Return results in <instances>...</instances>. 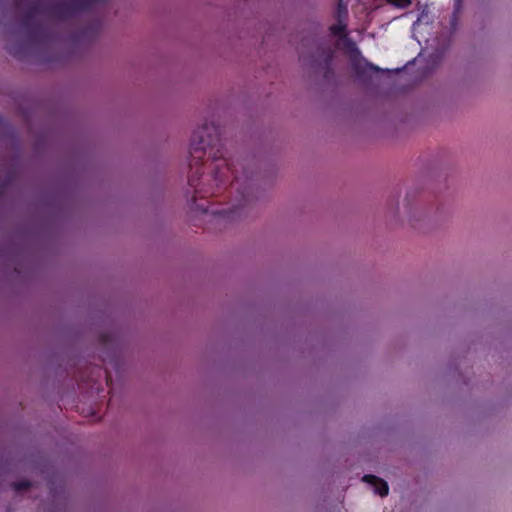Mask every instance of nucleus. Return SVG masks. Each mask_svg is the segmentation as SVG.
<instances>
[{
	"instance_id": "f257e3e1",
	"label": "nucleus",
	"mask_w": 512,
	"mask_h": 512,
	"mask_svg": "<svg viewBox=\"0 0 512 512\" xmlns=\"http://www.w3.org/2000/svg\"><path fill=\"white\" fill-rule=\"evenodd\" d=\"M224 148L218 127L207 124L194 131L190 144V170L188 184L194 189L191 199L196 204L197 198L215 195L222 185L230 182V189L240 196V204L231 211L238 213L249 202L253 188V172L246 159L236 163L224 158ZM197 210L207 212L202 205H195Z\"/></svg>"
},
{
	"instance_id": "f03ea898",
	"label": "nucleus",
	"mask_w": 512,
	"mask_h": 512,
	"mask_svg": "<svg viewBox=\"0 0 512 512\" xmlns=\"http://www.w3.org/2000/svg\"><path fill=\"white\" fill-rule=\"evenodd\" d=\"M103 0H32L22 16V26L27 29L32 43H42L48 38V30L36 19L38 14L52 19L65 20L90 9Z\"/></svg>"
},
{
	"instance_id": "7ed1b4c3",
	"label": "nucleus",
	"mask_w": 512,
	"mask_h": 512,
	"mask_svg": "<svg viewBox=\"0 0 512 512\" xmlns=\"http://www.w3.org/2000/svg\"><path fill=\"white\" fill-rule=\"evenodd\" d=\"M362 480L370 484L373 487L374 492L380 495L381 497H385L388 495L389 487L385 480L370 474L364 475Z\"/></svg>"
},
{
	"instance_id": "20e7f679",
	"label": "nucleus",
	"mask_w": 512,
	"mask_h": 512,
	"mask_svg": "<svg viewBox=\"0 0 512 512\" xmlns=\"http://www.w3.org/2000/svg\"><path fill=\"white\" fill-rule=\"evenodd\" d=\"M352 69L355 72V75L357 78H364L367 76L368 70L380 72L382 69H380L378 66H375L372 63L367 62L366 60L361 61L357 59L352 60Z\"/></svg>"
},
{
	"instance_id": "39448f33",
	"label": "nucleus",
	"mask_w": 512,
	"mask_h": 512,
	"mask_svg": "<svg viewBox=\"0 0 512 512\" xmlns=\"http://www.w3.org/2000/svg\"><path fill=\"white\" fill-rule=\"evenodd\" d=\"M322 57H323V68H324V77L328 79L330 75L333 74L332 69V61L334 57V51L331 48H326L322 51Z\"/></svg>"
},
{
	"instance_id": "423d86ee",
	"label": "nucleus",
	"mask_w": 512,
	"mask_h": 512,
	"mask_svg": "<svg viewBox=\"0 0 512 512\" xmlns=\"http://www.w3.org/2000/svg\"><path fill=\"white\" fill-rule=\"evenodd\" d=\"M330 32L334 36L344 38V37H346V24L341 23V22L334 24L330 27Z\"/></svg>"
},
{
	"instance_id": "0eeeda50",
	"label": "nucleus",
	"mask_w": 512,
	"mask_h": 512,
	"mask_svg": "<svg viewBox=\"0 0 512 512\" xmlns=\"http://www.w3.org/2000/svg\"><path fill=\"white\" fill-rule=\"evenodd\" d=\"M13 488L15 491H24V490H27L30 486H31V482L29 481H18V482H14L12 484Z\"/></svg>"
},
{
	"instance_id": "6e6552de",
	"label": "nucleus",
	"mask_w": 512,
	"mask_h": 512,
	"mask_svg": "<svg viewBox=\"0 0 512 512\" xmlns=\"http://www.w3.org/2000/svg\"><path fill=\"white\" fill-rule=\"evenodd\" d=\"M389 4H392L398 8H407L411 4V0H386Z\"/></svg>"
},
{
	"instance_id": "1a4fd4ad",
	"label": "nucleus",
	"mask_w": 512,
	"mask_h": 512,
	"mask_svg": "<svg viewBox=\"0 0 512 512\" xmlns=\"http://www.w3.org/2000/svg\"><path fill=\"white\" fill-rule=\"evenodd\" d=\"M463 0H455L454 7H455V13L458 12L461 8Z\"/></svg>"
},
{
	"instance_id": "9d476101",
	"label": "nucleus",
	"mask_w": 512,
	"mask_h": 512,
	"mask_svg": "<svg viewBox=\"0 0 512 512\" xmlns=\"http://www.w3.org/2000/svg\"><path fill=\"white\" fill-rule=\"evenodd\" d=\"M7 51L10 54L14 55L15 57H19L20 56L19 53L17 51H14L11 47H7Z\"/></svg>"
},
{
	"instance_id": "9b49d317",
	"label": "nucleus",
	"mask_w": 512,
	"mask_h": 512,
	"mask_svg": "<svg viewBox=\"0 0 512 512\" xmlns=\"http://www.w3.org/2000/svg\"><path fill=\"white\" fill-rule=\"evenodd\" d=\"M3 124H4V120H3V118H2V117H0V127H2V126H3Z\"/></svg>"
}]
</instances>
